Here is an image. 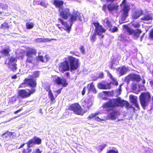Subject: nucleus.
Instances as JSON below:
<instances>
[{"instance_id":"4d7b16f0","label":"nucleus","mask_w":153,"mask_h":153,"mask_svg":"<svg viewBox=\"0 0 153 153\" xmlns=\"http://www.w3.org/2000/svg\"><path fill=\"white\" fill-rule=\"evenodd\" d=\"M132 89L133 90H135L137 88V84L135 83L131 85Z\"/></svg>"},{"instance_id":"6ab92c4d","label":"nucleus","mask_w":153,"mask_h":153,"mask_svg":"<svg viewBox=\"0 0 153 153\" xmlns=\"http://www.w3.org/2000/svg\"><path fill=\"white\" fill-rule=\"evenodd\" d=\"M111 82L107 83L106 84L100 82L98 83L97 86L98 88L100 89H110L111 88Z\"/></svg>"},{"instance_id":"bb28decb","label":"nucleus","mask_w":153,"mask_h":153,"mask_svg":"<svg viewBox=\"0 0 153 153\" xmlns=\"http://www.w3.org/2000/svg\"><path fill=\"white\" fill-rule=\"evenodd\" d=\"M153 14L152 13L145 14L140 19L142 21H149L153 19Z\"/></svg>"},{"instance_id":"4c0bfd02","label":"nucleus","mask_w":153,"mask_h":153,"mask_svg":"<svg viewBox=\"0 0 153 153\" xmlns=\"http://www.w3.org/2000/svg\"><path fill=\"white\" fill-rule=\"evenodd\" d=\"M30 147H28L27 145V148L26 149H24L22 150V153H30L32 151V149H30Z\"/></svg>"},{"instance_id":"774afa93","label":"nucleus","mask_w":153,"mask_h":153,"mask_svg":"<svg viewBox=\"0 0 153 153\" xmlns=\"http://www.w3.org/2000/svg\"><path fill=\"white\" fill-rule=\"evenodd\" d=\"M16 78H17V76H16V75H14L12 77V78L13 79H15Z\"/></svg>"},{"instance_id":"423d86ee","label":"nucleus","mask_w":153,"mask_h":153,"mask_svg":"<svg viewBox=\"0 0 153 153\" xmlns=\"http://www.w3.org/2000/svg\"><path fill=\"white\" fill-rule=\"evenodd\" d=\"M105 103H103L102 107L103 109H106V111L108 112H110L108 114L107 116L109 119L111 120H116L117 118V116L119 115V111L117 110H115L114 108H115L108 107L107 108H103V105Z\"/></svg>"},{"instance_id":"4468645a","label":"nucleus","mask_w":153,"mask_h":153,"mask_svg":"<svg viewBox=\"0 0 153 153\" xmlns=\"http://www.w3.org/2000/svg\"><path fill=\"white\" fill-rule=\"evenodd\" d=\"M55 84L59 85H61L63 87H66L68 85L67 79L65 78H60L57 76L54 81Z\"/></svg>"},{"instance_id":"2f4dec72","label":"nucleus","mask_w":153,"mask_h":153,"mask_svg":"<svg viewBox=\"0 0 153 153\" xmlns=\"http://www.w3.org/2000/svg\"><path fill=\"white\" fill-rule=\"evenodd\" d=\"M17 65L16 63H14L12 64H11L10 66L9 65L8 68L13 72H15L17 69Z\"/></svg>"},{"instance_id":"e433bc0d","label":"nucleus","mask_w":153,"mask_h":153,"mask_svg":"<svg viewBox=\"0 0 153 153\" xmlns=\"http://www.w3.org/2000/svg\"><path fill=\"white\" fill-rule=\"evenodd\" d=\"M9 28V25L8 23L6 22H4L0 26V29H7Z\"/></svg>"},{"instance_id":"f8f14e48","label":"nucleus","mask_w":153,"mask_h":153,"mask_svg":"<svg viewBox=\"0 0 153 153\" xmlns=\"http://www.w3.org/2000/svg\"><path fill=\"white\" fill-rule=\"evenodd\" d=\"M58 68L59 71L62 72L69 71L70 67L68 62L67 60H65L60 62Z\"/></svg>"},{"instance_id":"412c9836","label":"nucleus","mask_w":153,"mask_h":153,"mask_svg":"<svg viewBox=\"0 0 153 153\" xmlns=\"http://www.w3.org/2000/svg\"><path fill=\"white\" fill-rule=\"evenodd\" d=\"M144 14L143 11L141 9L137 10L133 12L132 15V17L134 19H136Z\"/></svg>"},{"instance_id":"de8ad7c7","label":"nucleus","mask_w":153,"mask_h":153,"mask_svg":"<svg viewBox=\"0 0 153 153\" xmlns=\"http://www.w3.org/2000/svg\"><path fill=\"white\" fill-rule=\"evenodd\" d=\"M118 30V28L114 26L112 29L110 28L109 29V31H111L112 33H114L115 32H116Z\"/></svg>"},{"instance_id":"e2e57ef3","label":"nucleus","mask_w":153,"mask_h":153,"mask_svg":"<svg viewBox=\"0 0 153 153\" xmlns=\"http://www.w3.org/2000/svg\"><path fill=\"white\" fill-rule=\"evenodd\" d=\"M23 110V108L22 107V108H20L18 110H17L15 111L14 112V113L15 114H17V113L19 112H20V111H22Z\"/></svg>"},{"instance_id":"f3484780","label":"nucleus","mask_w":153,"mask_h":153,"mask_svg":"<svg viewBox=\"0 0 153 153\" xmlns=\"http://www.w3.org/2000/svg\"><path fill=\"white\" fill-rule=\"evenodd\" d=\"M130 102L137 109L140 108L139 105L137 103V97L133 95H130L129 96Z\"/></svg>"},{"instance_id":"79ce46f5","label":"nucleus","mask_w":153,"mask_h":153,"mask_svg":"<svg viewBox=\"0 0 153 153\" xmlns=\"http://www.w3.org/2000/svg\"><path fill=\"white\" fill-rule=\"evenodd\" d=\"M34 24L33 23L27 22L26 23V28L28 29H30L33 27Z\"/></svg>"},{"instance_id":"c756f323","label":"nucleus","mask_w":153,"mask_h":153,"mask_svg":"<svg viewBox=\"0 0 153 153\" xmlns=\"http://www.w3.org/2000/svg\"><path fill=\"white\" fill-rule=\"evenodd\" d=\"M123 26L126 29V31L128 33V34L129 35H131L133 34V33L134 32V29L131 28L127 25H124Z\"/></svg>"},{"instance_id":"f704fd0d","label":"nucleus","mask_w":153,"mask_h":153,"mask_svg":"<svg viewBox=\"0 0 153 153\" xmlns=\"http://www.w3.org/2000/svg\"><path fill=\"white\" fill-rule=\"evenodd\" d=\"M33 139L35 144L39 145L41 143L42 140L40 138L36 136H34L33 137Z\"/></svg>"},{"instance_id":"13d9d810","label":"nucleus","mask_w":153,"mask_h":153,"mask_svg":"<svg viewBox=\"0 0 153 153\" xmlns=\"http://www.w3.org/2000/svg\"><path fill=\"white\" fill-rule=\"evenodd\" d=\"M107 6L106 4H104L102 7V9L105 12L107 10Z\"/></svg>"},{"instance_id":"2eb2a0df","label":"nucleus","mask_w":153,"mask_h":153,"mask_svg":"<svg viewBox=\"0 0 153 153\" xmlns=\"http://www.w3.org/2000/svg\"><path fill=\"white\" fill-rule=\"evenodd\" d=\"M58 20L61 23V24L64 26L65 29L64 30L67 31L68 33L70 32L72 24L70 23V25H69L67 22L64 21L63 19L61 18L58 19Z\"/></svg>"},{"instance_id":"69168bd1","label":"nucleus","mask_w":153,"mask_h":153,"mask_svg":"<svg viewBox=\"0 0 153 153\" xmlns=\"http://www.w3.org/2000/svg\"><path fill=\"white\" fill-rule=\"evenodd\" d=\"M62 88V87L61 88H59V89L56 91V92L58 94H60Z\"/></svg>"},{"instance_id":"9b49d317","label":"nucleus","mask_w":153,"mask_h":153,"mask_svg":"<svg viewBox=\"0 0 153 153\" xmlns=\"http://www.w3.org/2000/svg\"><path fill=\"white\" fill-rule=\"evenodd\" d=\"M59 16L63 19L67 20L71 15L70 9L67 8H60L58 9Z\"/></svg>"},{"instance_id":"39448f33","label":"nucleus","mask_w":153,"mask_h":153,"mask_svg":"<svg viewBox=\"0 0 153 153\" xmlns=\"http://www.w3.org/2000/svg\"><path fill=\"white\" fill-rule=\"evenodd\" d=\"M28 92H27L25 89L19 90L18 92V95L17 97L18 99L21 98L22 99L27 98L30 97L31 94H33L36 91L35 88H31V89H27Z\"/></svg>"},{"instance_id":"f03ea898","label":"nucleus","mask_w":153,"mask_h":153,"mask_svg":"<svg viewBox=\"0 0 153 153\" xmlns=\"http://www.w3.org/2000/svg\"><path fill=\"white\" fill-rule=\"evenodd\" d=\"M151 96L150 93L147 91L141 93L139 98L140 105L143 109H145L151 101Z\"/></svg>"},{"instance_id":"bf43d9fd","label":"nucleus","mask_w":153,"mask_h":153,"mask_svg":"<svg viewBox=\"0 0 153 153\" xmlns=\"http://www.w3.org/2000/svg\"><path fill=\"white\" fill-rule=\"evenodd\" d=\"M119 37L120 38V40H124L125 39V37L123 35V34H120L119 36Z\"/></svg>"},{"instance_id":"09e8293b","label":"nucleus","mask_w":153,"mask_h":153,"mask_svg":"<svg viewBox=\"0 0 153 153\" xmlns=\"http://www.w3.org/2000/svg\"><path fill=\"white\" fill-rule=\"evenodd\" d=\"M132 25L135 28H139L140 27V24L138 22L133 23L132 24Z\"/></svg>"},{"instance_id":"cd10ccee","label":"nucleus","mask_w":153,"mask_h":153,"mask_svg":"<svg viewBox=\"0 0 153 153\" xmlns=\"http://www.w3.org/2000/svg\"><path fill=\"white\" fill-rule=\"evenodd\" d=\"M107 72L110 79H111L113 81L112 82H111V84H112L113 85H115L116 86H117L118 85L117 81H116L115 78L113 77L111 74L110 73L109 71H107Z\"/></svg>"},{"instance_id":"20e7f679","label":"nucleus","mask_w":153,"mask_h":153,"mask_svg":"<svg viewBox=\"0 0 153 153\" xmlns=\"http://www.w3.org/2000/svg\"><path fill=\"white\" fill-rule=\"evenodd\" d=\"M67 110L72 111L77 115H82L83 110L78 102L74 103L67 106Z\"/></svg>"},{"instance_id":"7ed1b4c3","label":"nucleus","mask_w":153,"mask_h":153,"mask_svg":"<svg viewBox=\"0 0 153 153\" xmlns=\"http://www.w3.org/2000/svg\"><path fill=\"white\" fill-rule=\"evenodd\" d=\"M37 53V51L35 48H28L26 51V56L27 57L26 62V63L33 64L34 58L33 55H36Z\"/></svg>"},{"instance_id":"c85d7f7f","label":"nucleus","mask_w":153,"mask_h":153,"mask_svg":"<svg viewBox=\"0 0 153 153\" xmlns=\"http://www.w3.org/2000/svg\"><path fill=\"white\" fill-rule=\"evenodd\" d=\"M133 35L136 39H138L140 34L142 33V31L140 29H137L134 30Z\"/></svg>"},{"instance_id":"5fc2aeb1","label":"nucleus","mask_w":153,"mask_h":153,"mask_svg":"<svg viewBox=\"0 0 153 153\" xmlns=\"http://www.w3.org/2000/svg\"><path fill=\"white\" fill-rule=\"evenodd\" d=\"M79 49L80 50L81 52L82 53L84 54H85V50L84 48V47L83 46H81L79 48Z\"/></svg>"},{"instance_id":"5701e85b","label":"nucleus","mask_w":153,"mask_h":153,"mask_svg":"<svg viewBox=\"0 0 153 153\" xmlns=\"http://www.w3.org/2000/svg\"><path fill=\"white\" fill-rule=\"evenodd\" d=\"M37 59L38 61H40L42 62H46L50 59V57L47 54L45 55L44 57L41 55H38L37 57Z\"/></svg>"},{"instance_id":"864d4df0","label":"nucleus","mask_w":153,"mask_h":153,"mask_svg":"<svg viewBox=\"0 0 153 153\" xmlns=\"http://www.w3.org/2000/svg\"><path fill=\"white\" fill-rule=\"evenodd\" d=\"M33 74L34 77L35 78H37L39 76V71H35L33 72Z\"/></svg>"},{"instance_id":"6e6d98bb","label":"nucleus","mask_w":153,"mask_h":153,"mask_svg":"<svg viewBox=\"0 0 153 153\" xmlns=\"http://www.w3.org/2000/svg\"><path fill=\"white\" fill-rule=\"evenodd\" d=\"M45 89L46 90V91H48V94H50L52 92L49 86H48L45 88Z\"/></svg>"},{"instance_id":"a18cd8bd","label":"nucleus","mask_w":153,"mask_h":153,"mask_svg":"<svg viewBox=\"0 0 153 153\" xmlns=\"http://www.w3.org/2000/svg\"><path fill=\"white\" fill-rule=\"evenodd\" d=\"M105 20H106L105 23L107 26L109 28H111L112 25L111 22L108 19H105Z\"/></svg>"},{"instance_id":"9d476101","label":"nucleus","mask_w":153,"mask_h":153,"mask_svg":"<svg viewBox=\"0 0 153 153\" xmlns=\"http://www.w3.org/2000/svg\"><path fill=\"white\" fill-rule=\"evenodd\" d=\"M95 27L94 30V32L91 38V40L92 42H94L96 39V35H101V32H104L105 30L103 29L102 27H98V26H97L96 22H93L92 23Z\"/></svg>"},{"instance_id":"8fccbe9b","label":"nucleus","mask_w":153,"mask_h":153,"mask_svg":"<svg viewBox=\"0 0 153 153\" xmlns=\"http://www.w3.org/2000/svg\"><path fill=\"white\" fill-rule=\"evenodd\" d=\"M106 153H118V152L117 150L111 149L107 151Z\"/></svg>"},{"instance_id":"603ef678","label":"nucleus","mask_w":153,"mask_h":153,"mask_svg":"<svg viewBox=\"0 0 153 153\" xmlns=\"http://www.w3.org/2000/svg\"><path fill=\"white\" fill-rule=\"evenodd\" d=\"M106 144H104L103 145H100L99 146V150L100 152L106 146Z\"/></svg>"},{"instance_id":"052dcab7","label":"nucleus","mask_w":153,"mask_h":153,"mask_svg":"<svg viewBox=\"0 0 153 153\" xmlns=\"http://www.w3.org/2000/svg\"><path fill=\"white\" fill-rule=\"evenodd\" d=\"M103 75H104V74H103V73L101 72L99 74L98 76V78L102 79L103 78Z\"/></svg>"},{"instance_id":"a211bd4d","label":"nucleus","mask_w":153,"mask_h":153,"mask_svg":"<svg viewBox=\"0 0 153 153\" xmlns=\"http://www.w3.org/2000/svg\"><path fill=\"white\" fill-rule=\"evenodd\" d=\"M92 105V103L90 98H86L83 101L82 103V106L85 108L89 109L90 107Z\"/></svg>"},{"instance_id":"72a5a7b5","label":"nucleus","mask_w":153,"mask_h":153,"mask_svg":"<svg viewBox=\"0 0 153 153\" xmlns=\"http://www.w3.org/2000/svg\"><path fill=\"white\" fill-rule=\"evenodd\" d=\"M13 133L9 131H7L1 135L2 137H3L4 138H9L12 135Z\"/></svg>"},{"instance_id":"a878e982","label":"nucleus","mask_w":153,"mask_h":153,"mask_svg":"<svg viewBox=\"0 0 153 153\" xmlns=\"http://www.w3.org/2000/svg\"><path fill=\"white\" fill-rule=\"evenodd\" d=\"M89 85V88L88 89V93H89L90 92H92L94 94L97 93V91L95 88L94 82H92L91 83L87 85V86Z\"/></svg>"},{"instance_id":"f257e3e1","label":"nucleus","mask_w":153,"mask_h":153,"mask_svg":"<svg viewBox=\"0 0 153 153\" xmlns=\"http://www.w3.org/2000/svg\"><path fill=\"white\" fill-rule=\"evenodd\" d=\"M129 103L126 101L122 100L120 97L117 98L112 99L105 103L103 107L107 108L108 107L114 108L117 107H123L125 105L127 109H128L129 106Z\"/></svg>"},{"instance_id":"dca6fc26","label":"nucleus","mask_w":153,"mask_h":153,"mask_svg":"<svg viewBox=\"0 0 153 153\" xmlns=\"http://www.w3.org/2000/svg\"><path fill=\"white\" fill-rule=\"evenodd\" d=\"M128 70L129 69L128 67H126L125 65L118 67L116 69L118 73L120 76L125 74Z\"/></svg>"},{"instance_id":"1a4fd4ad","label":"nucleus","mask_w":153,"mask_h":153,"mask_svg":"<svg viewBox=\"0 0 153 153\" xmlns=\"http://www.w3.org/2000/svg\"><path fill=\"white\" fill-rule=\"evenodd\" d=\"M126 0H123L122 4L124 5L123 9L121 11L122 12L121 18L123 20H125L128 16V12L130 10V6L129 5L126 4Z\"/></svg>"},{"instance_id":"3c124183","label":"nucleus","mask_w":153,"mask_h":153,"mask_svg":"<svg viewBox=\"0 0 153 153\" xmlns=\"http://www.w3.org/2000/svg\"><path fill=\"white\" fill-rule=\"evenodd\" d=\"M149 37L153 40V28L152 29L149 33Z\"/></svg>"},{"instance_id":"6e6552de","label":"nucleus","mask_w":153,"mask_h":153,"mask_svg":"<svg viewBox=\"0 0 153 153\" xmlns=\"http://www.w3.org/2000/svg\"><path fill=\"white\" fill-rule=\"evenodd\" d=\"M24 85H26L32 88H34L37 86V82L36 80L33 78H26L24 80L23 82L19 85V88H22Z\"/></svg>"},{"instance_id":"0e129e2a","label":"nucleus","mask_w":153,"mask_h":153,"mask_svg":"<svg viewBox=\"0 0 153 153\" xmlns=\"http://www.w3.org/2000/svg\"><path fill=\"white\" fill-rule=\"evenodd\" d=\"M42 151H41L39 149H37L35 151L34 153H42Z\"/></svg>"},{"instance_id":"c03bdc74","label":"nucleus","mask_w":153,"mask_h":153,"mask_svg":"<svg viewBox=\"0 0 153 153\" xmlns=\"http://www.w3.org/2000/svg\"><path fill=\"white\" fill-rule=\"evenodd\" d=\"M16 100V98L15 96L12 97L10 99L8 102L10 104H12L15 102Z\"/></svg>"},{"instance_id":"4be33fe9","label":"nucleus","mask_w":153,"mask_h":153,"mask_svg":"<svg viewBox=\"0 0 153 153\" xmlns=\"http://www.w3.org/2000/svg\"><path fill=\"white\" fill-rule=\"evenodd\" d=\"M64 4V1L60 0H53V4L58 9L63 7Z\"/></svg>"},{"instance_id":"a19ab883","label":"nucleus","mask_w":153,"mask_h":153,"mask_svg":"<svg viewBox=\"0 0 153 153\" xmlns=\"http://www.w3.org/2000/svg\"><path fill=\"white\" fill-rule=\"evenodd\" d=\"M99 114V113H95L94 114L92 113L88 116V120H90L93 118H95V117Z\"/></svg>"},{"instance_id":"aec40b11","label":"nucleus","mask_w":153,"mask_h":153,"mask_svg":"<svg viewBox=\"0 0 153 153\" xmlns=\"http://www.w3.org/2000/svg\"><path fill=\"white\" fill-rule=\"evenodd\" d=\"M79 14V13L77 11L74 12L72 14L71 13L69 21L71 24H73L74 22L77 20Z\"/></svg>"},{"instance_id":"37998d69","label":"nucleus","mask_w":153,"mask_h":153,"mask_svg":"<svg viewBox=\"0 0 153 153\" xmlns=\"http://www.w3.org/2000/svg\"><path fill=\"white\" fill-rule=\"evenodd\" d=\"M96 23L97 24V26H98V27H102V28L104 30H105V31L104 32H101V35H99V36H101V38H103L104 37V35H102V34L103 33H105V31H106V30L101 25H100V23L99 22H96Z\"/></svg>"},{"instance_id":"ea45409f","label":"nucleus","mask_w":153,"mask_h":153,"mask_svg":"<svg viewBox=\"0 0 153 153\" xmlns=\"http://www.w3.org/2000/svg\"><path fill=\"white\" fill-rule=\"evenodd\" d=\"M26 144L28 147H30L32 146V145L35 144L34 140L33 138L29 140Z\"/></svg>"},{"instance_id":"393cba45","label":"nucleus","mask_w":153,"mask_h":153,"mask_svg":"<svg viewBox=\"0 0 153 153\" xmlns=\"http://www.w3.org/2000/svg\"><path fill=\"white\" fill-rule=\"evenodd\" d=\"M11 51L10 48L7 46L6 48H5L0 51V53L4 56H10V52Z\"/></svg>"},{"instance_id":"680f3d73","label":"nucleus","mask_w":153,"mask_h":153,"mask_svg":"<svg viewBox=\"0 0 153 153\" xmlns=\"http://www.w3.org/2000/svg\"><path fill=\"white\" fill-rule=\"evenodd\" d=\"M86 87H85L82 91V95H84L85 94V91H86Z\"/></svg>"},{"instance_id":"473e14b6","label":"nucleus","mask_w":153,"mask_h":153,"mask_svg":"<svg viewBox=\"0 0 153 153\" xmlns=\"http://www.w3.org/2000/svg\"><path fill=\"white\" fill-rule=\"evenodd\" d=\"M17 58L14 57L13 56H11L9 59V61L7 63L8 65L10 66L11 64H12L13 62H17Z\"/></svg>"},{"instance_id":"338daca9","label":"nucleus","mask_w":153,"mask_h":153,"mask_svg":"<svg viewBox=\"0 0 153 153\" xmlns=\"http://www.w3.org/2000/svg\"><path fill=\"white\" fill-rule=\"evenodd\" d=\"M95 120L97 121H100L101 120V119L99 118L98 117H96L95 118Z\"/></svg>"},{"instance_id":"0eeeda50","label":"nucleus","mask_w":153,"mask_h":153,"mask_svg":"<svg viewBox=\"0 0 153 153\" xmlns=\"http://www.w3.org/2000/svg\"><path fill=\"white\" fill-rule=\"evenodd\" d=\"M68 59L70 63V69L71 71L76 70L79 67V60L72 56H69Z\"/></svg>"},{"instance_id":"b1692460","label":"nucleus","mask_w":153,"mask_h":153,"mask_svg":"<svg viewBox=\"0 0 153 153\" xmlns=\"http://www.w3.org/2000/svg\"><path fill=\"white\" fill-rule=\"evenodd\" d=\"M119 6L117 4L110 3L107 5V9L109 12L118 9Z\"/></svg>"},{"instance_id":"58836bf2","label":"nucleus","mask_w":153,"mask_h":153,"mask_svg":"<svg viewBox=\"0 0 153 153\" xmlns=\"http://www.w3.org/2000/svg\"><path fill=\"white\" fill-rule=\"evenodd\" d=\"M48 96L49 97V98L50 99V101L51 102L53 103L55 102L54 101L55 100V98L54 97L53 94L52 92H51L50 94H48Z\"/></svg>"},{"instance_id":"ddd939ff","label":"nucleus","mask_w":153,"mask_h":153,"mask_svg":"<svg viewBox=\"0 0 153 153\" xmlns=\"http://www.w3.org/2000/svg\"><path fill=\"white\" fill-rule=\"evenodd\" d=\"M126 79L128 81L130 80L139 82L141 80V78L139 75L132 73L128 74L126 77Z\"/></svg>"},{"instance_id":"49530a36","label":"nucleus","mask_w":153,"mask_h":153,"mask_svg":"<svg viewBox=\"0 0 153 153\" xmlns=\"http://www.w3.org/2000/svg\"><path fill=\"white\" fill-rule=\"evenodd\" d=\"M0 5V8L4 10H6L8 7V5L6 4H3L1 3Z\"/></svg>"},{"instance_id":"7c9ffc66","label":"nucleus","mask_w":153,"mask_h":153,"mask_svg":"<svg viewBox=\"0 0 153 153\" xmlns=\"http://www.w3.org/2000/svg\"><path fill=\"white\" fill-rule=\"evenodd\" d=\"M53 39H50L48 38H39L36 39L35 40L36 42H47L51 41Z\"/></svg>"},{"instance_id":"c9c22d12","label":"nucleus","mask_w":153,"mask_h":153,"mask_svg":"<svg viewBox=\"0 0 153 153\" xmlns=\"http://www.w3.org/2000/svg\"><path fill=\"white\" fill-rule=\"evenodd\" d=\"M38 4L45 8H46L48 5V4L46 3V1L44 0H38Z\"/></svg>"}]
</instances>
